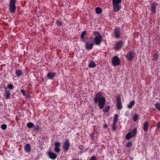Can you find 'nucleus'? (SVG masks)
Segmentation results:
<instances>
[{
    "instance_id": "obj_41",
    "label": "nucleus",
    "mask_w": 160,
    "mask_h": 160,
    "mask_svg": "<svg viewBox=\"0 0 160 160\" xmlns=\"http://www.w3.org/2000/svg\"><path fill=\"white\" fill-rule=\"evenodd\" d=\"M103 127L105 128H106L107 127V126L106 124H105L104 125Z\"/></svg>"
},
{
    "instance_id": "obj_36",
    "label": "nucleus",
    "mask_w": 160,
    "mask_h": 160,
    "mask_svg": "<svg viewBox=\"0 0 160 160\" xmlns=\"http://www.w3.org/2000/svg\"><path fill=\"white\" fill-rule=\"evenodd\" d=\"M8 87L9 88L12 89L13 88V86L11 84H9L8 86Z\"/></svg>"
},
{
    "instance_id": "obj_33",
    "label": "nucleus",
    "mask_w": 160,
    "mask_h": 160,
    "mask_svg": "<svg viewBox=\"0 0 160 160\" xmlns=\"http://www.w3.org/2000/svg\"><path fill=\"white\" fill-rule=\"evenodd\" d=\"M158 59V55L155 54L153 57L152 59L154 61H156Z\"/></svg>"
},
{
    "instance_id": "obj_24",
    "label": "nucleus",
    "mask_w": 160,
    "mask_h": 160,
    "mask_svg": "<svg viewBox=\"0 0 160 160\" xmlns=\"http://www.w3.org/2000/svg\"><path fill=\"white\" fill-rule=\"evenodd\" d=\"M110 109V106L109 105H108L105 107L103 108V110L104 112H108Z\"/></svg>"
},
{
    "instance_id": "obj_2",
    "label": "nucleus",
    "mask_w": 160,
    "mask_h": 160,
    "mask_svg": "<svg viewBox=\"0 0 160 160\" xmlns=\"http://www.w3.org/2000/svg\"><path fill=\"white\" fill-rule=\"evenodd\" d=\"M96 37L93 38V42L96 45H100L102 41V37L100 33L97 32L95 31L93 33Z\"/></svg>"
},
{
    "instance_id": "obj_39",
    "label": "nucleus",
    "mask_w": 160,
    "mask_h": 160,
    "mask_svg": "<svg viewBox=\"0 0 160 160\" xmlns=\"http://www.w3.org/2000/svg\"><path fill=\"white\" fill-rule=\"evenodd\" d=\"M39 127L38 125H37L36 126H35L34 127V129L35 130H37L39 129Z\"/></svg>"
},
{
    "instance_id": "obj_4",
    "label": "nucleus",
    "mask_w": 160,
    "mask_h": 160,
    "mask_svg": "<svg viewBox=\"0 0 160 160\" xmlns=\"http://www.w3.org/2000/svg\"><path fill=\"white\" fill-rule=\"evenodd\" d=\"M16 0H10L9 5V9L10 13H13L16 10L15 3Z\"/></svg>"
},
{
    "instance_id": "obj_40",
    "label": "nucleus",
    "mask_w": 160,
    "mask_h": 160,
    "mask_svg": "<svg viewBox=\"0 0 160 160\" xmlns=\"http://www.w3.org/2000/svg\"><path fill=\"white\" fill-rule=\"evenodd\" d=\"M157 127L158 128H160V121L158 122L157 125Z\"/></svg>"
},
{
    "instance_id": "obj_14",
    "label": "nucleus",
    "mask_w": 160,
    "mask_h": 160,
    "mask_svg": "<svg viewBox=\"0 0 160 160\" xmlns=\"http://www.w3.org/2000/svg\"><path fill=\"white\" fill-rule=\"evenodd\" d=\"M48 154L50 158L52 159H55L57 157L55 153L49 151L48 152Z\"/></svg>"
},
{
    "instance_id": "obj_15",
    "label": "nucleus",
    "mask_w": 160,
    "mask_h": 160,
    "mask_svg": "<svg viewBox=\"0 0 160 160\" xmlns=\"http://www.w3.org/2000/svg\"><path fill=\"white\" fill-rule=\"evenodd\" d=\"M123 45L122 42L120 41L116 44L114 47V49L116 50L119 49L122 47Z\"/></svg>"
},
{
    "instance_id": "obj_18",
    "label": "nucleus",
    "mask_w": 160,
    "mask_h": 160,
    "mask_svg": "<svg viewBox=\"0 0 160 160\" xmlns=\"http://www.w3.org/2000/svg\"><path fill=\"white\" fill-rule=\"evenodd\" d=\"M149 127V123L146 122H145L143 124V129L145 131H148V128Z\"/></svg>"
},
{
    "instance_id": "obj_31",
    "label": "nucleus",
    "mask_w": 160,
    "mask_h": 160,
    "mask_svg": "<svg viewBox=\"0 0 160 160\" xmlns=\"http://www.w3.org/2000/svg\"><path fill=\"white\" fill-rule=\"evenodd\" d=\"M138 119V115H135L133 117V119L134 121H137Z\"/></svg>"
},
{
    "instance_id": "obj_35",
    "label": "nucleus",
    "mask_w": 160,
    "mask_h": 160,
    "mask_svg": "<svg viewBox=\"0 0 160 160\" xmlns=\"http://www.w3.org/2000/svg\"><path fill=\"white\" fill-rule=\"evenodd\" d=\"M56 23L58 26L61 25L62 24V21H57Z\"/></svg>"
},
{
    "instance_id": "obj_42",
    "label": "nucleus",
    "mask_w": 160,
    "mask_h": 160,
    "mask_svg": "<svg viewBox=\"0 0 160 160\" xmlns=\"http://www.w3.org/2000/svg\"><path fill=\"white\" fill-rule=\"evenodd\" d=\"M92 134H93V135H94V134L92 133Z\"/></svg>"
},
{
    "instance_id": "obj_12",
    "label": "nucleus",
    "mask_w": 160,
    "mask_h": 160,
    "mask_svg": "<svg viewBox=\"0 0 160 160\" xmlns=\"http://www.w3.org/2000/svg\"><path fill=\"white\" fill-rule=\"evenodd\" d=\"M56 73L54 72H49L47 74L48 78L50 79H52L55 77Z\"/></svg>"
},
{
    "instance_id": "obj_37",
    "label": "nucleus",
    "mask_w": 160,
    "mask_h": 160,
    "mask_svg": "<svg viewBox=\"0 0 160 160\" xmlns=\"http://www.w3.org/2000/svg\"><path fill=\"white\" fill-rule=\"evenodd\" d=\"M90 160H97L96 157L95 156H93L91 157V158Z\"/></svg>"
},
{
    "instance_id": "obj_27",
    "label": "nucleus",
    "mask_w": 160,
    "mask_h": 160,
    "mask_svg": "<svg viewBox=\"0 0 160 160\" xmlns=\"http://www.w3.org/2000/svg\"><path fill=\"white\" fill-rule=\"evenodd\" d=\"M86 32L85 31H83L82 32V33L81 35V38L82 39H83L84 38L86 34Z\"/></svg>"
},
{
    "instance_id": "obj_7",
    "label": "nucleus",
    "mask_w": 160,
    "mask_h": 160,
    "mask_svg": "<svg viewBox=\"0 0 160 160\" xmlns=\"http://www.w3.org/2000/svg\"><path fill=\"white\" fill-rule=\"evenodd\" d=\"M70 142L68 139H66L63 143V149L65 152L68 151L70 148Z\"/></svg>"
},
{
    "instance_id": "obj_10",
    "label": "nucleus",
    "mask_w": 160,
    "mask_h": 160,
    "mask_svg": "<svg viewBox=\"0 0 160 160\" xmlns=\"http://www.w3.org/2000/svg\"><path fill=\"white\" fill-rule=\"evenodd\" d=\"M117 106L118 109H121L122 108L121 98L119 96L117 98Z\"/></svg>"
},
{
    "instance_id": "obj_29",
    "label": "nucleus",
    "mask_w": 160,
    "mask_h": 160,
    "mask_svg": "<svg viewBox=\"0 0 160 160\" xmlns=\"http://www.w3.org/2000/svg\"><path fill=\"white\" fill-rule=\"evenodd\" d=\"M117 123L113 122L112 125V130L113 131H115L116 129V124Z\"/></svg>"
},
{
    "instance_id": "obj_3",
    "label": "nucleus",
    "mask_w": 160,
    "mask_h": 160,
    "mask_svg": "<svg viewBox=\"0 0 160 160\" xmlns=\"http://www.w3.org/2000/svg\"><path fill=\"white\" fill-rule=\"evenodd\" d=\"M113 10L115 12L119 11L121 8L122 0H112Z\"/></svg>"
},
{
    "instance_id": "obj_23",
    "label": "nucleus",
    "mask_w": 160,
    "mask_h": 160,
    "mask_svg": "<svg viewBox=\"0 0 160 160\" xmlns=\"http://www.w3.org/2000/svg\"><path fill=\"white\" fill-rule=\"evenodd\" d=\"M156 6L154 4H153L151 6V11L152 13H156Z\"/></svg>"
},
{
    "instance_id": "obj_22",
    "label": "nucleus",
    "mask_w": 160,
    "mask_h": 160,
    "mask_svg": "<svg viewBox=\"0 0 160 160\" xmlns=\"http://www.w3.org/2000/svg\"><path fill=\"white\" fill-rule=\"evenodd\" d=\"M96 12L97 14H99L102 12V10L100 8L98 7L96 8Z\"/></svg>"
},
{
    "instance_id": "obj_9",
    "label": "nucleus",
    "mask_w": 160,
    "mask_h": 160,
    "mask_svg": "<svg viewBox=\"0 0 160 160\" xmlns=\"http://www.w3.org/2000/svg\"><path fill=\"white\" fill-rule=\"evenodd\" d=\"M135 55V53L132 51L129 52L127 53L126 56V57L129 61H132Z\"/></svg>"
},
{
    "instance_id": "obj_11",
    "label": "nucleus",
    "mask_w": 160,
    "mask_h": 160,
    "mask_svg": "<svg viewBox=\"0 0 160 160\" xmlns=\"http://www.w3.org/2000/svg\"><path fill=\"white\" fill-rule=\"evenodd\" d=\"M114 34L116 38H120V30L118 28H115L114 30Z\"/></svg>"
},
{
    "instance_id": "obj_34",
    "label": "nucleus",
    "mask_w": 160,
    "mask_h": 160,
    "mask_svg": "<svg viewBox=\"0 0 160 160\" xmlns=\"http://www.w3.org/2000/svg\"><path fill=\"white\" fill-rule=\"evenodd\" d=\"M132 142H129L127 143L126 146L127 147H129L132 145Z\"/></svg>"
},
{
    "instance_id": "obj_32",
    "label": "nucleus",
    "mask_w": 160,
    "mask_h": 160,
    "mask_svg": "<svg viewBox=\"0 0 160 160\" xmlns=\"http://www.w3.org/2000/svg\"><path fill=\"white\" fill-rule=\"evenodd\" d=\"M7 128V125L5 124H3L1 125V128L2 130H5Z\"/></svg>"
},
{
    "instance_id": "obj_17",
    "label": "nucleus",
    "mask_w": 160,
    "mask_h": 160,
    "mask_svg": "<svg viewBox=\"0 0 160 160\" xmlns=\"http://www.w3.org/2000/svg\"><path fill=\"white\" fill-rule=\"evenodd\" d=\"M24 149L25 152H30L31 149L30 145L29 144H26L24 146Z\"/></svg>"
},
{
    "instance_id": "obj_6",
    "label": "nucleus",
    "mask_w": 160,
    "mask_h": 160,
    "mask_svg": "<svg viewBox=\"0 0 160 160\" xmlns=\"http://www.w3.org/2000/svg\"><path fill=\"white\" fill-rule=\"evenodd\" d=\"M137 130L136 128L133 129L132 131H130L126 135L125 138L127 140H129L132 138L134 137L136 135Z\"/></svg>"
},
{
    "instance_id": "obj_26",
    "label": "nucleus",
    "mask_w": 160,
    "mask_h": 160,
    "mask_svg": "<svg viewBox=\"0 0 160 160\" xmlns=\"http://www.w3.org/2000/svg\"><path fill=\"white\" fill-rule=\"evenodd\" d=\"M118 115L117 114H116L114 117L113 122L117 123L118 120Z\"/></svg>"
},
{
    "instance_id": "obj_13",
    "label": "nucleus",
    "mask_w": 160,
    "mask_h": 160,
    "mask_svg": "<svg viewBox=\"0 0 160 160\" xmlns=\"http://www.w3.org/2000/svg\"><path fill=\"white\" fill-rule=\"evenodd\" d=\"M55 148L54 150L56 152H58L60 150L59 147L60 146V143L59 142H55Z\"/></svg>"
},
{
    "instance_id": "obj_20",
    "label": "nucleus",
    "mask_w": 160,
    "mask_h": 160,
    "mask_svg": "<svg viewBox=\"0 0 160 160\" xmlns=\"http://www.w3.org/2000/svg\"><path fill=\"white\" fill-rule=\"evenodd\" d=\"M135 103V102L134 101H132L130 102L128 105L127 107L128 108H132V107L134 106Z\"/></svg>"
},
{
    "instance_id": "obj_38",
    "label": "nucleus",
    "mask_w": 160,
    "mask_h": 160,
    "mask_svg": "<svg viewBox=\"0 0 160 160\" xmlns=\"http://www.w3.org/2000/svg\"><path fill=\"white\" fill-rule=\"evenodd\" d=\"M125 115L126 116H128L130 115V113L128 111H127L125 112Z\"/></svg>"
},
{
    "instance_id": "obj_21",
    "label": "nucleus",
    "mask_w": 160,
    "mask_h": 160,
    "mask_svg": "<svg viewBox=\"0 0 160 160\" xmlns=\"http://www.w3.org/2000/svg\"><path fill=\"white\" fill-rule=\"evenodd\" d=\"M88 66L90 68H93L96 66V64L94 62L91 61L89 63Z\"/></svg>"
},
{
    "instance_id": "obj_19",
    "label": "nucleus",
    "mask_w": 160,
    "mask_h": 160,
    "mask_svg": "<svg viewBox=\"0 0 160 160\" xmlns=\"http://www.w3.org/2000/svg\"><path fill=\"white\" fill-rule=\"evenodd\" d=\"M21 92L23 94V95L27 97V98H30V95L28 93H26L24 89H21L20 90Z\"/></svg>"
},
{
    "instance_id": "obj_30",
    "label": "nucleus",
    "mask_w": 160,
    "mask_h": 160,
    "mask_svg": "<svg viewBox=\"0 0 160 160\" xmlns=\"http://www.w3.org/2000/svg\"><path fill=\"white\" fill-rule=\"evenodd\" d=\"M156 108L158 110L160 111V103H158L155 104Z\"/></svg>"
},
{
    "instance_id": "obj_1",
    "label": "nucleus",
    "mask_w": 160,
    "mask_h": 160,
    "mask_svg": "<svg viewBox=\"0 0 160 160\" xmlns=\"http://www.w3.org/2000/svg\"><path fill=\"white\" fill-rule=\"evenodd\" d=\"M94 101L96 103H98V106L100 109H102L103 108L106 100L104 97H102L101 92H99L95 95Z\"/></svg>"
},
{
    "instance_id": "obj_5",
    "label": "nucleus",
    "mask_w": 160,
    "mask_h": 160,
    "mask_svg": "<svg viewBox=\"0 0 160 160\" xmlns=\"http://www.w3.org/2000/svg\"><path fill=\"white\" fill-rule=\"evenodd\" d=\"M94 43L93 41L92 38H91L88 39L85 42V48L87 50L92 49L93 45Z\"/></svg>"
},
{
    "instance_id": "obj_8",
    "label": "nucleus",
    "mask_w": 160,
    "mask_h": 160,
    "mask_svg": "<svg viewBox=\"0 0 160 160\" xmlns=\"http://www.w3.org/2000/svg\"><path fill=\"white\" fill-rule=\"evenodd\" d=\"M120 60L117 56H115L112 58V63L114 67L119 65L120 64Z\"/></svg>"
},
{
    "instance_id": "obj_25",
    "label": "nucleus",
    "mask_w": 160,
    "mask_h": 160,
    "mask_svg": "<svg viewBox=\"0 0 160 160\" xmlns=\"http://www.w3.org/2000/svg\"><path fill=\"white\" fill-rule=\"evenodd\" d=\"M16 74L18 77H19L21 76L22 74V72L20 70H18L16 71Z\"/></svg>"
},
{
    "instance_id": "obj_28",
    "label": "nucleus",
    "mask_w": 160,
    "mask_h": 160,
    "mask_svg": "<svg viewBox=\"0 0 160 160\" xmlns=\"http://www.w3.org/2000/svg\"><path fill=\"white\" fill-rule=\"evenodd\" d=\"M27 126L28 128H31L34 126V124L32 122H28L27 124Z\"/></svg>"
},
{
    "instance_id": "obj_16",
    "label": "nucleus",
    "mask_w": 160,
    "mask_h": 160,
    "mask_svg": "<svg viewBox=\"0 0 160 160\" xmlns=\"http://www.w3.org/2000/svg\"><path fill=\"white\" fill-rule=\"evenodd\" d=\"M4 95L5 96L6 98L7 99L9 98L10 95V91L6 89H5Z\"/></svg>"
}]
</instances>
